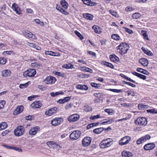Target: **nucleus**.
I'll return each instance as SVG.
<instances>
[{
  "label": "nucleus",
  "mask_w": 157,
  "mask_h": 157,
  "mask_svg": "<svg viewBox=\"0 0 157 157\" xmlns=\"http://www.w3.org/2000/svg\"><path fill=\"white\" fill-rule=\"evenodd\" d=\"M129 47L127 44L125 43H122L118 45V49L119 52L121 55H123L126 53L128 51Z\"/></svg>",
  "instance_id": "obj_1"
},
{
  "label": "nucleus",
  "mask_w": 157,
  "mask_h": 157,
  "mask_svg": "<svg viewBox=\"0 0 157 157\" xmlns=\"http://www.w3.org/2000/svg\"><path fill=\"white\" fill-rule=\"evenodd\" d=\"M112 140L108 138L102 141L100 143V145L101 148H105L110 147L112 144Z\"/></svg>",
  "instance_id": "obj_2"
},
{
  "label": "nucleus",
  "mask_w": 157,
  "mask_h": 157,
  "mask_svg": "<svg viewBox=\"0 0 157 157\" xmlns=\"http://www.w3.org/2000/svg\"><path fill=\"white\" fill-rule=\"evenodd\" d=\"M136 124L138 125L145 126L147 124V121L145 117H138L135 121Z\"/></svg>",
  "instance_id": "obj_3"
},
{
  "label": "nucleus",
  "mask_w": 157,
  "mask_h": 157,
  "mask_svg": "<svg viewBox=\"0 0 157 157\" xmlns=\"http://www.w3.org/2000/svg\"><path fill=\"white\" fill-rule=\"evenodd\" d=\"M81 135L80 131L76 130L72 132L70 135V138L72 140H75L78 139Z\"/></svg>",
  "instance_id": "obj_4"
},
{
  "label": "nucleus",
  "mask_w": 157,
  "mask_h": 157,
  "mask_svg": "<svg viewBox=\"0 0 157 157\" xmlns=\"http://www.w3.org/2000/svg\"><path fill=\"white\" fill-rule=\"evenodd\" d=\"M36 74V71L34 69H29L23 73V76L29 77H33Z\"/></svg>",
  "instance_id": "obj_5"
},
{
  "label": "nucleus",
  "mask_w": 157,
  "mask_h": 157,
  "mask_svg": "<svg viewBox=\"0 0 157 157\" xmlns=\"http://www.w3.org/2000/svg\"><path fill=\"white\" fill-rule=\"evenodd\" d=\"M150 138V136L147 135L138 139L136 141V144L138 145H139L149 140Z\"/></svg>",
  "instance_id": "obj_6"
},
{
  "label": "nucleus",
  "mask_w": 157,
  "mask_h": 157,
  "mask_svg": "<svg viewBox=\"0 0 157 157\" xmlns=\"http://www.w3.org/2000/svg\"><path fill=\"white\" fill-rule=\"evenodd\" d=\"M113 122H114V121L113 119H111L107 121L105 120V121L101 123H100L98 122L89 124L87 125V128H92L93 126H95L98 125V124H109Z\"/></svg>",
  "instance_id": "obj_7"
},
{
  "label": "nucleus",
  "mask_w": 157,
  "mask_h": 157,
  "mask_svg": "<svg viewBox=\"0 0 157 157\" xmlns=\"http://www.w3.org/2000/svg\"><path fill=\"white\" fill-rule=\"evenodd\" d=\"M56 81V78L50 76L47 77L44 80L45 83L47 84H52L54 83Z\"/></svg>",
  "instance_id": "obj_8"
},
{
  "label": "nucleus",
  "mask_w": 157,
  "mask_h": 157,
  "mask_svg": "<svg viewBox=\"0 0 157 157\" xmlns=\"http://www.w3.org/2000/svg\"><path fill=\"white\" fill-rule=\"evenodd\" d=\"M63 122V119L62 118H55L51 121V124L54 126L59 125Z\"/></svg>",
  "instance_id": "obj_9"
},
{
  "label": "nucleus",
  "mask_w": 157,
  "mask_h": 157,
  "mask_svg": "<svg viewBox=\"0 0 157 157\" xmlns=\"http://www.w3.org/2000/svg\"><path fill=\"white\" fill-rule=\"evenodd\" d=\"M79 118V115L75 113L70 116L68 118V120L71 122H73L78 121Z\"/></svg>",
  "instance_id": "obj_10"
},
{
  "label": "nucleus",
  "mask_w": 157,
  "mask_h": 157,
  "mask_svg": "<svg viewBox=\"0 0 157 157\" xmlns=\"http://www.w3.org/2000/svg\"><path fill=\"white\" fill-rule=\"evenodd\" d=\"M91 138L89 136L85 137L82 141V144L83 146L87 147L90 145L91 141Z\"/></svg>",
  "instance_id": "obj_11"
},
{
  "label": "nucleus",
  "mask_w": 157,
  "mask_h": 157,
  "mask_svg": "<svg viewBox=\"0 0 157 157\" xmlns=\"http://www.w3.org/2000/svg\"><path fill=\"white\" fill-rule=\"evenodd\" d=\"M131 139V138L129 136H125L120 140L119 144L121 145L127 144L130 141Z\"/></svg>",
  "instance_id": "obj_12"
},
{
  "label": "nucleus",
  "mask_w": 157,
  "mask_h": 157,
  "mask_svg": "<svg viewBox=\"0 0 157 157\" xmlns=\"http://www.w3.org/2000/svg\"><path fill=\"white\" fill-rule=\"evenodd\" d=\"M57 108L54 107L48 110H46L44 114L47 116H51L56 114L57 113Z\"/></svg>",
  "instance_id": "obj_13"
},
{
  "label": "nucleus",
  "mask_w": 157,
  "mask_h": 157,
  "mask_svg": "<svg viewBox=\"0 0 157 157\" xmlns=\"http://www.w3.org/2000/svg\"><path fill=\"white\" fill-rule=\"evenodd\" d=\"M30 105L34 109L39 108L42 106V104L40 101H35L31 104Z\"/></svg>",
  "instance_id": "obj_14"
},
{
  "label": "nucleus",
  "mask_w": 157,
  "mask_h": 157,
  "mask_svg": "<svg viewBox=\"0 0 157 157\" xmlns=\"http://www.w3.org/2000/svg\"><path fill=\"white\" fill-rule=\"evenodd\" d=\"M25 131L24 128H16L14 130V133L15 135L17 136H19L22 135Z\"/></svg>",
  "instance_id": "obj_15"
},
{
  "label": "nucleus",
  "mask_w": 157,
  "mask_h": 157,
  "mask_svg": "<svg viewBox=\"0 0 157 157\" xmlns=\"http://www.w3.org/2000/svg\"><path fill=\"white\" fill-rule=\"evenodd\" d=\"M24 107L22 105L18 106L15 109L13 112V114L17 115L21 113L23 110Z\"/></svg>",
  "instance_id": "obj_16"
},
{
  "label": "nucleus",
  "mask_w": 157,
  "mask_h": 157,
  "mask_svg": "<svg viewBox=\"0 0 157 157\" xmlns=\"http://www.w3.org/2000/svg\"><path fill=\"white\" fill-rule=\"evenodd\" d=\"M155 147V144L152 143H149L145 144L144 146V149L145 150H149L154 148Z\"/></svg>",
  "instance_id": "obj_17"
},
{
  "label": "nucleus",
  "mask_w": 157,
  "mask_h": 157,
  "mask_svg": "<svg viewBox=\"0 0 157 157\" xmlns=\"http://www.w3.org/2000/svg\"><path fill=\"white\" fill-rule=\"evenodd\" d=\"M24 35L26 37L28 38H31L33 39H36V37L35 35L28 31L25 32L24 33Z\"/></svg>",
  "instance_id": "obj_18"
},
{
  "label": "nucleus",
  "mask_w": 157,
  "mask_h": 157,
  "mask_svg": "<svg viewBox=\"0 0 157 157\" xmlns=\"http://www.w3.org/2000/svg\"><path fill=\"white\" fill-rule=\"evenodd\" d=\"M12 7L13 10L15 11L18 14H20L21 13V10L18 6L15 3H13L12 5Z\"/></svg>",
  "instance_id": "obj_19"
},
{
  "label": "nucleus",
  "mask_w": 157,
  "mask_h": 157,
  "mask_svg": "<svg viewBox=\"0 0 157 157\" xmlns=\"http://www.w3.org/2000/svg\"><path fill=\"white\" fill-rule=\"evenodd\" d=\"M141 49L143 52L147 56H152L154 54L150 50L144 47H142Z\"/></svg>",
  "instance_id": "obj_20"
},
{
  "label": "nucleus",
  "mask_w": 157,
  "mask_h": 157,
  "mask_svg": "<svg viewBox=\"0 0 157 157\" xmlns=\"http://www.w3.org/2000/svg\"><path fill=\"white\" fill-rule=\"evenodd\" d=\"M139 62L144 67H147L148 64V62L147 59L142 58L139 60Z\"/></svg>",
  "instance_id": "obj_21"
},
{
  "label": "nucleus",
  "mask_w": 157,
  "mask_h": 157,
  "mask_svg": "<svg viewBox=\"0 0 157 157\" xmlns=\"http://www.w3.org/2000/svg\"><path fill=\"white\" fill-rule=\"evenodd\" d=\"M128 119V118L126 117L125 118H123L121 119H118V123L120 124H122L121 126L125 127V125L127 124V121Z\"/></svg>",
  "instance_id": "obj_22"
},
{
  "label": "nucleus",
  "mask_w": 157,
  "mask_h": 157,
  "mask_svg": "<svg viewBox=\"0 0 157 157\" xmlns=\"http://www.w3.org/2000/svg\"><path fill=\"white\" fill-rule=\"evenodd\" d=\"M122 157H132L133 154L132 153L129 151H124L121 153Z\"/></svg>",
  "instance_id": "obj_23"
},
{
  "label": "nucleus",
  "mask_w": 157,
  "mask_h": 157,
  "mask_svg": "<svg viewBox=\"0 0 157 157\" xmlns=\"http://www.w3.org/2000/svg\"><path fill=\"white\" fill-rule=\"evenodd\" d=\"M76 88L78 89L84 90H87L88 89V87L87 86L84 84H78L76 86Z\"/></svg>",
  "instance_id": "obj_24"
},
{
  "label": "nucleus",
  "mask_w": 157,
  "mask_h": 157,
  "mask_svg": "<svg viewBox=\"0 0 157 157\" xmlns=\"http://www.w3.org/2000/svg\"><path fill=\"white\" fill-rule=\"evenodd\" d=\"M132 73L133 75H135L138 77L144 80H145L147 78L146 77L145 75L139 73L135 71L132 72Z\"/></svg>",
  "instance_id": "obj_25"
},
{
  "label": "nucleus",
  "mask_w": 157,
  "mask_h": 157,
  "mask_svg": "<svg viewBox=\"0 0 157 157\" xmlns=\"http://www.w3.org/2000/svg\"><path fill=\"white\" fill-rule=\"evenodd\" d=\"M84 3L88 6H93L96 4L95 2H93L91 0H82Z\"/></svg>",
  "instance_id": "obj_26"
},
{
  "label": "nucleus",
  "mask_w": 157,
  "mask_h": 157,
  "mask_svg": "<svg viewBox=\"0 0 157 157\" xmlns=\"http://www.w3.org/2000/svg\"><path fill=\"white\" fill-rule=\"evenodd\" d=\"M45 54L46 55H49L52 56H59L60 54L51 51H45Z\"/></svg>",
  "instance_id": "obj_27"
},
{
  "label": "nucleus",
  "mask_w": 157,
  "mask_h": 157,
  "mask_svg": "<svg viewBox=\"0 0 157 157\" xmlns=\"http://www.w3.org/2000/svg\"><path fill=\"white\" fill-rule=\"evenodd\" d=\"M11 74L10 71L9 70H5L2 72V75L3 77L9 76Z\"/></svg>",
  "instance_id": "obj_28"
},
{
  "label": "nucleus",
  "mask_w": 157,
  "mask_h": 157,
  "mask_svg": "<svg viewBox=\"0 0 157 157\" xmlns=\"http://www.w3.org/2000/svg\"><path fill=\"white\" fill-rule=\"evenodd\" d=\"M64 94V92L63 91H60L56 92L55 93L52 92L50 94L51 96L52 97H55L59 95H63Z\"/></svg>",
  "instance_id": "obj_29"
},
{
  "label": "nucleus",
  "mask_w": 157,
  "mask_h": 157,
  "mask_svg": "<svg viewBox=\"0 0 157 157\" xmlns=\"http://www.w3.org/2000/svg\"><path fill=\"white\" fill-rule=\"evenodd\" d=\"M83 17L87 19L91 20L93 19V16L90 14L88 13H83Z\"/></svg>",
  "instance_id": "obj_30"
},
{
  "label": "nucleus",
  "mask_w": 157,
  "mask_h": 157,
  "mask_svg": "<svg viewBox=\"0 0 157 157\" xmlns=\"http://www.w3.org/2000/svg\"><path fill=\"white\" fill-rule=\"evenodd\" d=\"M136 71L147 75H149V74L148 71L141 68H137L136 69Z\"/></svg>",
  "instance_id": "obj_31"
},
{
  "label": "nucleus",
  "mask_w": 157,
  "mask_h": 157,
  "mask_svg": "<svg viewBox=\"0 0 157 157\" xmlns=\"http://www.w3.org/2000/svg\"><path fill=\"white\" fill-rule=\"evenodd\" d=\"M80 69L82 71L88 72L91 73H93V70L91 69L86 67H81Z\"/></svg>",
  "instance_id": "obj_32"
},
{
  "label": "nucleus",
  "mask_w": 157,
  "mask_h": 157,
  "mask_svg": "<svg viewBox=\"0 0 157 157\" xmlns=\"http://www.w3.org/2000/svg\"><path fill=\"white\" fill-rule=\"evenodd\" d=\"M38 128H31L29 131V134L31 135H36L38 130Z\"/></svg>",
  "instance_id": "obj_33"
},
{
  "label": "nucleus",
  "mask_w": 157,
  "mask_h": 157,
  "mask_svg": "<svg viewBox=\"0 0 157 157\" xmlns=\"http://www.w3.org/2000/svg\"><path fill=\"white\" fill-rule=\"evenodd\" d=\"M62 67L67 69H72L74 68L73 65L69 63L63 64L62 65Z\"/></svg>",
  "instance_id": "obj_34"
},
{
  "label": "nucleus",
  "mask_w": 157,
  "mask_h": 157,
  "mask_svg": "<svg viewBox=\"0 0 157 157\" xmlns=\"http://www.w3.org/2000/svg\"><path fill=\"white\" fill-rule=\"evenodd\" d=\"M61 4L62 7L65 9L67 8L68 4L65 0H62L61 1Z\"/></svg>",
  "instance_id": "obj_35"
},
{
  "label": "nucleus",
  "mask_w": 157,
  "mask_h": 157,
  "mask_svg": "<svg viewBox=\"0 0 157 157\" xmlns=\"http://www.w3.org/2000/svg\"><path fill=\"white\" fill-rule=\"evenodd\" d=\"M93 29L94 30V32L97 33H100L101 32V29L97 25H94L93 27Z\"/></svg>",
  "instance_id": "obj_36"
},
{
  "label": "nucleus",
  "mask_w": 157,
  "mask_h": 157,
  "mask_svg": "<svg viewBox=\"0 0 157 157\" xmlns=\"http://www.w3.org/2000/svg\"><path fill=\"white\" fill-rule=\"evenodd\" d=\"M148 106L146 105L139 104L138 105V108L140 109H144L148 108Z\"/></svg>",
  "instance_id": "obj_37"
},
{
  "label": "nucleus",
  "mask_w": 157,
  "mask_h": 157,
  "mask_svg": "<svg viewBox=\"0 0 157 157\" xmlns=\"http://www.w3.org/2000/svg\"><path fill=\"white\" fill-rule=\"evenodd\" d=\"M120 75L123 78H124L125 79H126L127 80L132 82L133 83H135V81L132 79L131 78L125 76L123 74H120Z\"/></svg>",
  "instance_id": "obj_38"
},
{
  "label": "nucleus",
  "mask_w": 157,
  "mask_h": 157,
  "mask_svg": "<svg viewBox=\"0 0 157 157\" xmlns=\"http://www.w3.org/2000/svg\"><path fill=\"white\" fill-rule=\"evenodd\" d=\"M118 57L115 55H111L109 56V58L110 60L113 62H115L117 60Z\"/></svg>",
  "instance_id": "obj_39"
},
{
  "label": "nucleus",
  "mask_w": 157,
  "mask_h": 157,
  "mask_svg": "<svg viewBox=\"0 0 157 157\" xmlns=\"http://www.w3.org/2000/svg\"><path fill=\"white\" fill-rule=\"evenodd\" d=\"M141 32L142 33V35L144 38L147 40H149V39L148 37V35L147 34V32L145 31L142 30Z\"/></svg>",
  "instance_id": "obj_40"
},
{
  "label": "nucleus",
  "mask_w": 157,
  "mask_h": 157,
  "mask_svg": "<svg viewBox=\"0 0 157 157\" xmlns=\"http://www.w3.org/2000/svg\"><path fill=\"white\" fill-rule=\"evenodd\" d=\"M104 128H95L93 130L94 132L96 134H99L104 130Z\"/></svg>",
  "instance_id": "obj_41"
},
{
  "label": "nucleus",
  "mask_w": 157,
  "mask_h": 157,
  "mask_svg": "<svg viewBox=\"0 0 157 157\" xmlns=\"http://www.w3.org/2000/svg\"><path fill=\"white\" fill-rule=\"evenodd\" d=\"M147 112L148 113H151L153 114H157V110L155 109H147Z\"/></svg>",
  "instance_id": "obj_42"
},
{
  "label": "nucleus",
  "mask_w": 157,
  "mask_h": 157,
  "mask_svg": "<svg viewBox=\"0 0 157 157\" xmlns=\"http://www.w3.org/2000/svg\"><path fill=\"white\" fill-rule=\"evenodd\" d=\"M141 15L139 13H134L132 15V17L133 19H137L140 18Z\"/></svg>",
  "instance_id": "obj_43"
},
{
  "label": "nucleus",
  "mask_w": 157,
  "mask_h": 157,
  "mask_svg": "<svg viewBox=\"0 0 157 157\" xmlns=\"http://www.w3.org/2000/svg\"><path fill=\"white\" fill-rule=\"evenodd\" d=\"M128 94V96L131 95L134 96H135V93L132 90H128L126 92Z\"/></svg>",
  "instance_id": "obj_44"
},
{
  "label": "nucleus",
  "mask_w": 157,
  "mask_h": 157,
  "mask_svg": "<svg viewBox=\"0 0 157 157\" xmlns=\"http://www.w3.org/2000/svg\"><path fill=\"white\" fill-rule=\"evenodd\" d=\"M91 85L93 87L95 88H98L100 87L101 84H97L95 82H91Z\"/></svg>",
  "instance_id": "obj_45"
},
{
  "label": "nucleus",
  "mask_w": 157,
  "mask_h": 157,
  "mask_svg": "<svg viewBox=\"0 0 157 157\" xmlns=\"http://www.w3.org/2000/svg\"><path fill=\"white\" fill-rule=\"evenodd\" d=\"M75 33L77 35V36H78L81 40H82L84 39V37L77 30H75Z\"/></svg>",
  "instance_id": "obj_46"
},
{
  "label": "nucleus",
  "mask_w": 157,
  "mask_h": 157,
  "mask_svg": "<svg viewBox=\"0 0 157 157\" xmlns=\"http://www.w3.org/2000/svg\"><path fill=\"white\" fill-rule=\"evenodd\" d=\"M105 111L110 115H112L113 113V111L111 109H105Z\"/></svg>",
  "instance_id": "obj_47"
},
{
  "label": "nucleus",
  "mask_w": 157,
  "mask_h": 157,
  "mask_svg": "<svg viewBox=\"0 0 157 157\" xmlns=\"http://www.w3.org/2000/svg\"><path fill=\"white\" fill-rule=\"evenodd\" d=\"M6 104L5 101L3 100L0 101V109H3Z\"/></svg>",
  "instance_id": "obj_48"
},
{
  "label": "nucleus",
  "mask_w": 157,
  "mask_h": 157,
  "mask_svg": "<svg viewBox=\"0 0 157 157\" xmlns=\"http://www.w3.org/2000/svg\"><path fill=\"white\" fill-rule=\"evenodd\" d=\"M51 147L57 149H59L60 148H62L60 146L56 144V142L54 143V145H53Z\"/></svg>",
  "instance_id": "obj_49"
},
{
  "label": "nucleus",
  "mask_w": 157,
  "mask_h": 157,
  "mask_svg": "<svg viewBox=\"0 0 157 157\" xmlns=\"http://www.w3.org/2000/svg\"><path fill=\"white\" fill-rule=\"evenodd\" d=\"M120 105H121L123 106L124 107H131L132 106V105L130 103H124L122 104H120Z\"/></svg>",
  "instance_id": "obj_50"
},
{
  "label": "nucleus",
  "mask_w": 157,
  "mask_h": 157,
  "mask_svg": "<svg viewBox=\"0 0 157 157\" xmlns=\"http://www.w3.org/2000/svg\"><path fill=\"white\" fill-rule=\"evenodd\" d=\"M7 124L6 122H3L0 124V128L2 127L3 128H7Z\"/></svg>",
  "instance_id": "obj_51"
},
{
  "label": "nucleus",
  "mask_w": 157,
  "mask_h": 157,
  "mask_svg": "<svg viewBox=\"0 0 157 157\" xmlns=\"http://www.w3.org/2000/svg\"><path fill=\"white\" fill-rule=\"evenodd\" d=\"M55 143L54 141H49L47 143V144L49 147H51Z\"/></svg>",
  "instance_id": "obj_52"
},
{
  "label": "nucleus",
  "mask_w": 157,
  "mask_h": 157,
  "mask_svg": "<svg viewBox=\"0 0 157 157\" xmlns=\"http://www.w3.org/2000/svg\"><path fill=\"white\" fill-rule=\"evenodd\" d=\"M125 10L127 12H131L134 10V9L131 7L127 6L125 9Z\"/></svg>",
  "instance_id": "obj_53"
},
{
  "label": "nucleus",
  "mask_w": 157,
  "mask_h": 157,
  "mask_svg": "<svg viewBox=\"0 0 157 157\" xmlns=\"http://www.w3.org/2000/svg\"><path fill=\"white\" fill-rule=\"evenodd\" d=\"M6 63V60L3 58H0V64H4Z\"/></svg>",
  "instance_id": "obj_54"
},
{
  "label": "nucleus",
  "mask_w": 157,
  "mask_h": 157,
  "mask_svg": "<svg viewBox=\"0 0 157 157\" xmlns=\"http://www.w3.org/2000/svg\"><path fill=\"white\" fill-rule=\"evenodd\" d=\"M124 29L125 31L129 34H132L133 33L132 31L128 28L125 27Z\"/></svg>",
  "instance_id": "obj_55"
},
{
  "label": "nucleus",
  "mask_w": 157,
  "mask_h": 157,
  "mask_svg": "<svg viewBox=\"0 0 157 157\" xmlns=\"http://www.w3.org/2000/svg\"><path fill=\"white\" fill-rule=\"evenodd\" d=\"M110 12L111 13V14L114 16H115V17H117V12H115L113 11V10H110Z\"/></svg>",
  "instance_id": "obj_56"
},
{
  "label": "nucleus",
  "mask_w": 157,
  "mask_h": 157,
  "mask_svg": "<svg viewBox=\"0 0 157 157\" xmlns=\"http://www.w3.org/2000/svg\"><path fill=\"white\" fill-rule=\"evenodd\" d=\"M12 52L11 51H4L2 54L5 55H6L7 54V55H10L11 54Z\"/></svg>",
  "instance_id": "obj_57"
},
{
  "label": "nucleus",
  "mask_w": 157,
  "mask_h": 157,
  "mask_svg": "<svg viewBox=\"0 0 157 157\" xmlns=\"http://www.w3.org/2000/svg\"><path fill=\"white\" fill-rule=\"evenodd\" d=\"M112 39L116 40H118V35L116 34H113L111 36Z\"/></svg>",
  "instance_id": "obj_58"
},
{
  "label": "nucleus",
  "mask_w": 157,
  "mask_h": 157,
  "mask_svg": "<svg viewBox=\"0 0 157 157\" xmlns=\"http://www.w3.org/2000/svg\"><path fill=\"white\" fill-rule=\"evenodd\" d=\"M28 85L27 83H26L24 84H21L20 85L19 87L20 88H24L26 87Z\"/></svg>",
  "instance_id": "obj_59"
},
{
  "label": "nucleus",
  "mask_w": 157,
  "mask_h": 157,
  "mask_svg": "<svg viewBox=\"0 0 157 157\" xmlns=\"http://www.w3.org/2000/svg\"><path fill=\"white\" fill-rule=\"evenodd\" d=\"M71 99V97H69V96L65 97L63 98L65 103L69 101Z\"/></svg>",
  "instance_id": "obj_60"
},
{
  "label": "nucleus",
  "mask_w": 157,
  "mask_h": 157,
  "mask_svg": "<svg viewBox=\"0 0 157 157\" xmlns=\"http://www.w3.org/2000/svg\"><path fill=\"white\" fill-rule=\"evenodd\" d=\"M26 44L27 45H29V46L33 48H34L35 45V44L34 43H29L28 42H26Z\"/></svg>",
  "instance_id": "obj_61"
},
{
  "label": "nucleus",
  "mask_w": 157,
  "mask_h": 157,
  "mask_svg": "<svg viewBox=\"0 0 157 157\" xmlns=\"http://www.w3.org/2000/svg\"><path fill=\"white\" fill-rule=\"evenodd\" d=\"M91 119L92 120H94L99 118L101 117H100V115L98 114L95 116H93L91 117Z\"/></svg>",
  "instance_id": "obj_62"
},
{
  "label": "nucleus",
  "mask_w": 157,
  "mask_h": 157,
  "mask_svg": "<svg viewBox=\"0 0 157 157\" xmlns=\"http://www.w3.org/2000/svg\"><path fill=\"white\" fill-rule=\"evenodd\" d=\"M31 66L33 67H37L38 66H39V64L36 63H31Z\"/></svg>",
  "instance_id": "obj_63"
},
{
  "label": "nucleus",
  "mask_w": 157,
  "mask_h": 157,
  "mask_svg": "<svg viewBox=\"0 0 157 157\" xmlns=\"http://www.w3.org/2000/svg\"><path fill=\"white\" fill-rule=\"evenodd\" d=\"M10 132V131L8 130H6L2 132V134L3 136H5L6 134H7Z\"/></svg>",
  "instance_id": "obj_64"
}]
</instances>
